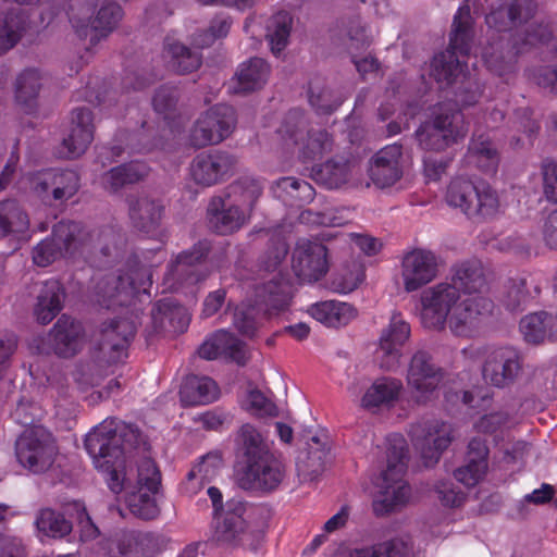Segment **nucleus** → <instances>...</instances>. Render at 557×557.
<instances>
[{"mask_svg": "<svg viewBox=\"0 0 557 557\" xmlns=\"http://www.w3.org/2000/svg\"><path fill=\"white\" fill-rule=\"evenodd\" d=\"M85 448L95 466L109 475L110 490L119 494L131 485L126 472L128 459L136 450L148 451L149 444L133 424L112 428V422H103L86 435Z\"/></svg>", "mask_w": 557, "mask_h": 557, "instance_id": "f257e3e1", "label": "nucleus"}, {"mask_svg": "<svg viewBox=\"0 0 557 557\" xmlns=\"http://www.w3.org/2000/svg\"><path fill=\"white\" fill-rule=\"evenodd\" d=\"M235 444L239 487L265 493L276 490L285 476V470L261 433L246 423L237 431Z\"/></svg>", "mask_w": 557, "mask_h": 557, "instance_id": "f03ea898", "label": "nucleus"}, {"mask_svg": "<svg viewBox=\"0 0 557 557\" xmlns=\"http://www.w3.org/2000/svg\"><path fill=\"white\" fill-rule=\"evenodd\" d=\"M406 440L394 434L387 438L386 468L381 473L380 492L372 503L375 516L383 517L399 510L410 496V486L403 480L409 462Z\"/></svg>", "mask_w": 557, "mask_h": 557, "instance_id": "7ed1b4c3", "label": "nucleus"}, {"mask_svg": "<svg viewBox=\"0 0 557 557\" xmlns=\"http://www.w3.org/2000/svg\"><path fill=\"white\" fill-rule=\"evenodd\" d=\"M468 134V124L456 102L441 101L430 108L428 119L414 136L421 149L441 152L457 144Z\"/></svg>", "mask_w": 557, "mask_h": 557, "instance_id": "20e7f679", "label": "nucleus"}, {"mask_svg": "<svg viewBox=\"0 0 557 557\" xmlns=\"http://www.w3.org/2000/svg\"><path fill=\"white\" fill-rule=\"evenodd\" d=\"M290 287L281 272L270 281L258 285L253 302L248 301L236 309L234 324L238 332L252 337L262 321L270 318L273 311L284 310L290 300Z\"/></svg>", "mask_w": 557, "mask_h": 557, "instance_id": "39448f33", "label": "nucleus"}, {"mask_svg": "<svg viewBox=\"0 0 557 557\" xmlns=\"http://www.w3.org/2000/svg\"><path fill=\"white\" fill-rule=\"evenodd\" d=\"M58 454L59 449L52 434L41 425L24 430L15 442L18 463L34 474L50 470Z\"/></svg>", "mask_w": 557, "mask_h": 557, "instance_id": "423d86ee", "label": "nucleus"}, {"mask_svg": "<svg viewBox=\"0 0 557 557\" xmlns=\"http://www.w3.org/2000/svg\"><path fill=\"white\" fill-rule=\"evenodd\" d=\"M446 200L470 218H487L496 213L499 201L496 191L485 182L456 177L447 187Z\"/></svg>", "mask_w": 557, "mask_h": 557, "instance_id": "0eeeda50", "label": "nucleus"}, {"mask_svg": "<svg viewBox=\"0 0 557 557\" xmlns=\"http://www.w3.org/2000/svg\"><path fill=\"white\" fill-rule=\"evenodd\" d=\"M85 331L79 321L62 314L47 336H35L29 349L36 355L55 354L69 359L77 355L84 345Z\"/></svg>", "mask_w": 557, "mask_h": 557, "instance_id": "6e6552de", "label": "nucleus"}, {"mask_svg": "<svg viewBox=\"0 0 557 557\" xmlns=\"http://www.w3.org/2000/svg\"><path fill=\"white\" fill-rule=\"evenodd\" d=\"M85 243V230L75 221H60L52 228L50 238L33 249V261L47 267L61 257L73 256Z\"/></svg>", "mask_w": 557, "mask_h": 557, "instance_id": "1a4fd4ad", "label": "nucleus"}, {"mask_svg": "<svg viewBox=\"0 0 557 557\" xmlns=\"http://www.w3.org/2000/svg\"><path fill=\"white\" fill-rule=\"evenodd\" d=\"M451 428L445 422L428 420L411 425L409 436L424 468H433L453 442Z\"/></svg>", "mask_w": 557, "mask_h": 557, "instance_id": "9d476101", "label": "nucleus"}, {"mask_svg": "<svg viewBox=\"0 0 557 557\" xmlns=\"http://www.w3.org/2000/svg\"><path fill=\"white\" fill-rule=\"evenodd\" d=\"M247 507L239 500L226 502V509L214 517L211 541L224 548H234L244 545L249 536V523L245 519Z\"/></svg>", "mask_w": 557, "mask_h": 557, "instance_id": "9b49d317", "label": "nucleus"}, {"mask_svg": "<svg viewBox=\"0 0 557 557\" xmlns=\"http://www.w3.org/2000/svg\"><path fill=\"white\" fill-rule=\"evenodd\" d=\"M190 318L187 309L173 298L156 301L150 310L149 321L145 325L148 341L160 335H176L186 331Z\"/></svg>", "mask_w": 557, "mask_h": 557, "instance_id": "f8f14e48", "label": "nucleus"}, {"mask_svg": "<svg viewBox=\"0 0 557 557\" xmlns=\"http://www.w3.org/2000/svg\"><path fill=\"white\" fill-rule=\"evenodd\" d=\"M460 293L451 283H441L422 293L421 321L428 329L442 330L448 314L458 306Z\"/></svg>", "mask_w": 557, "mask_h": 557, "instance_id": "ddd939ff", "label": "nucleus"}, {"mask_svg": "<svg viewBox=\"0 0 557 557\" xmlns=\"http://www.w3.org/2000/svg\"><path fill=\"white\" fill-rule=\"evenodd\" d=\"M472 38L450 37L447 49L433 58L431 75L437 83L450 86L459 77L465 76L466 64L460 61L459 57H466L471 53Z\"/></svg>", "mask_w": 557, "mask_h": 557, "instance_id": "4468645a", "label": "nucleus"}, {"mask_svg": "<svg viewBox=\"0 0 557 557\" xmlns=\"http://www.w3.org/2000/svg\"><path fill=\"white\" fill-rule=\"evenodd\" d=\"M248 219L245 210L231 199V195L213 196L206 209L207 226L216 235H231L242 228Z\"/></svg>", "mask_w": 557, "mask_h": 557, "instance_id": "2eb2a0df", "label": "nucleus"}, {"mask_svg": "<svg viewBox=\"0 0 557 557\" xmlns=\"http://www.w3.org/2000/svg\"><path fill=\"white\" fill-rule=\"evenodd\" d=\"M292 268L300 282H318L329 271L327 248L313 242L297 245L293 251Z\"/></svg>", "mask_w": 557, "mask_h": 557, "instance_id": "dca6fc26", "label": "nucleus"}, {"mask_svg": "<svg viewBox=\"0 0 557 557\" xmlns=\"http://www.w3.org/2000/svg\"><path fill=\"white\" fill-rule=\"evenodd\" d=\"M235 164L234 156L215 150L196 156L190 164V173L197 184L211 186L232 174Z\"/></svg>", "mask_w": 557, "mask_h": 557, "instance_id": "f3484780", "label": "nucleus"}, {"mask_svg": "<svg viewBox=\"0 0 557 557\" xmlns=\"http://www.w3.org/2000/svg\"><path fill=\"white\" fill-rule=\"evenodd\" d=\"M443 379L442 369L433 361L432 356L423 350L417 351L411 358L407 381L408 385L420 393L417 403H425V395L432 393Z\"/></svg>", "mask_w": 557, "mask_h": 557, "instance_id": "a211bd4d", "label": "nucleus"}, {"mask_svg": "<svg viewBox=\"0 0 557 557\" xmlns=\"http://www.w3.org/2000/svg\"><path fill=\"white\" fill-rule=\"evenodd\" d=\"M522 371V357L510 348L494 351L483 366V376L497 387L512 384Z\"/></svg>", "mask_w": 557, "mask_h": 557, "instance_id": "6ab92c4d", "label": "nucleus"}, {"mask_svg": "<svg viewBox=\"0 0 557 557\" xmlns=\"http://www.w3.org/2000/svg\"><path fill=\"white\" fill-rule=\"evenodd\" d=\"M124 244L123 235L107 227L97 233L96 237L85 232V243L81 249L90 256L96 267L107 268L120 257Z\"/></svg>", "mask_w": 557, "mask_h": 557, "instance_id": "aec40b11", "label": "nucleus"}, {"mask_svg": "<svg viewBox=\"0 0 557 557\" xmlns=\"http://www.w3.org/2000/svg\"><path fill=\"white\" fill-rule=\"evenodd\" d=\"M400 145H389L379 150L370 160L369 175L380 188L394 185L403 176Z\"/></svg>", "mask_w": 557, "mask_h": 557, "instance_id": "412c9836", "label": "nucleus"}, {"mask_svg": "<svg viewBox=\"0 0 557 557\" xmlns=\"http://www.w3.org/2000/svg\"><path fill=\"white\" fill-rule=\"evenodd\" d=\"M436 275L435 257L420 249L408 252L403 260L405 289L413 292L431 282Z\"/></svg>", "mask_w": 557, "mask_h": 557, "instance_id": "4be33fe9", "label": "nucleus"}, {"mask_svg": "<svg viewBox=\"0 0 557 557\" xmlns=\"http://www.w3.org/2000/svg\"><path fill=\"white\" fill-rule=\"evenodd\" d=\"M127 202L132 225L137 231L151 234L159 228L164 212V207L159 200L141 195L129 197Z\"/></svg>", "mask_w": 557, "mask_h": 557, "instance_id": "5701e85b", "label": "nucleus"}, {"mask_svg": "<svg viewBox=\"0 0 557 557\" xmlns=\"http://www.w3.org/2000/svg\"><path fill=\"white\" fill-rule=\"evenodd\" d=\"M410 335V326L399 315H394L389 325L383 330L380 337V350L383 352L381 368L393 370L399 363L400 347Z\"/></svg>", "mask_w": 557, "mask_h": 557, "instance_id": "b1692460", "label": "nucleus"}, {"mask_svg": "<svg viewBox=\"0 0 557 557\" xmlns=\"http://www.w3.org/2000/svg\"><path fill=\"white\" fill-rule=\"evenodd\" d=\"M94 139L92 112L87 108L73 111L72 128L63 146L67 148V157L75 158L85 152Z\"/></svg>", "mask_w": 557, "mask_h": 557, "instance_id": "393cba45", "label": "nucleus"}, {"mask_svg": "<svg viewBox=\"0 0 557 557\" xmlns=\"http://www.w3.org/2000/svg\"><path fill=\"white\" fill-rule=\"evenodd\" d=\"M212 250L209 240L202 239L196 243L189 249L180 252L171 264V273L176 280H186L197 283L203 278L194 268L202 264Z\"/></svg>", "mask_w": 557, "mask_h": 557, "instance_id": "a878e982", "label": "nucleus"}, {"mask_svg": "<svg viewBox=\"0 0 557 557\" xmlns=\"http://www.w3.org/2000/svg\"><path fill=\"white\" fill-rule=\"evenodd\" d=\"M488 448L481 438H473L468 445L467 463L454 471V476L468 487L476 485L487 470Z\"/></svg>", "mask_w": 557, "mask_h": 557, "instance_id": "bb28decb", "label": "nucleus"}, {"mask_svg": "<svg viewBox=\"0 0 557 557\" xmlns=\"http://www.w3.org/2000/svg\"><path fill=\"white\" fill-rule=\"evenodd\" d=\"M451 284L465 294H482L488 289L483 264L478 259L466 260L454 268Z\"/></svg>", "mask_w": 557, "mask_h": 557, "instance_id": "cd10ccee", "label": "nucleus"}, {"mask_svg": "<svg viewBox=\"0 0 557 557\" xmlns=\"http://www.w3.org/2000/svg\"><path fill=\"white\" fill-rule=\"evenodd\" d=\"M65 296V288L58 280L46 281L34 309L37 321L44 325L50 323L62 310Z\"/></svg>", "mask_w": 557, "mask_h": 557, "instance_id": "c85d7f7f", "label": "nucleus"}, {"mask_svg": "<svg viewBox=\"0 0 557 557\" xmlns=\"http://www.w3.org/2000/svg\"><path fill=\"white\" fill-rule=\"evenodd\" d=\"M350 176V162L344 157H334L312 166L310 177L326 189H338Z\"/></svg>", "mask_w": 557, "mask_h": 557, "instance_id": "c756f323", "label": "nucleus"}, {"mask_svg": "<svg viewBox=\"0 0 557 557\" xmlns=\"http://www.w3.org/2000/svg\"><path fill=\"white\" fill-rule=\"evenodd\" d=\"M270 74L268 62L258 57L244 62L235 73L234 94H249L259 90L267 83Z\"/></svg>", "mask_w": 557, "mask_h": 557, "instance_id": "7c9ffc66", "label": "nucleus"}, {"mask_svg": "<svg viewBox=\"0 0 557 557\" xmlns=\"http://www.w3.org/2000/svg\"><path fill=\"white\" fill-rule=\"evenodd\" d=\"M307 445L306 451L298 456L296 467L299 478L312 481L324 471L330 448L319 436H312Z\"/></svg>", "mask_w": 557, "mask_h": 557, "instance_id": "2f4dec72", "label": "nucleus"}, {"mask_svg": "<svg viewBox=\"0 0 557 557\" xmlns=\"http://www.w3.org/2000/svg\"><path fill=\"white\" fill-rule=\"evenodd\" d=\"M15 101L26 114L38 109V96L41 89V76L35 69L24 70L15 79Z\"/></svg>", "mask_w": 557, "mask_h": 557, "instance_id": "473e14b6", "label": "nucleus"}, {"mask_svg": "<svg viewBox=\"0 0 557 557\" xmlns=\"http://www.w3.org/2000/svg\"><path fill=\"white\" fill-rule=\"evenodd\" d=\"M493 302L484 297H468L454 308L448 319L450 330L460 335L467 324L472 323L479 315L491 313Z\"/></svg>", "mask_w": 557, "mask_h": 557, "instance_id": "72a5a7b5", "label": "nucleus"}, {"mask_svg": "<svg viewBox=\"0 0 557 557\" xmlns=\"http://www.w3.org/2000/svg\"><path fill=\"white\" fill-rule=\"evenodd\" d=\"M180 395L185 405H205L219 397V387L208 376L188 375L181 386Z\"/></svg>", "mask_w": 557, "mask_h": 557, "instance_id": "f704fd0d", "label": "nucleus"}, {"mask_svg": "<svg viewBox=\"0 0 557 557\" xmlns=\"http://www.w3.org/2000/svg\"><path fill=\"white\" fill-rule=\"evenodd\" d=\"M165 50L170 57V66L177 74L185 75L193 73L197 71L202 63L199 47H189L173 37L171 41L166 42Z\"/></svg>", "mask_w": 557, "mask_h": 557, "instance_id": "c9c22d12", "label": "nucleus"}, {"mask_svg": "<svg viewBox=\"0 0 557 557\" xmlns=\"http://www.w3.org/2000/svg\"><path fill=\"white\" fill-rule=\"evenodd\" d=\"M96 294L110 306H127L133 299V287L126 285L123 274H107L96 284Z\"/></svg>", "mask_w": 557, "mask_h": 557, "instance_id": "e433bc0d", "label": "nucleus"}, {"mask_svg": "<svg viewBox=\"0 0 557 557\" xmlns=\"http://www.w3.org/2000/svg\"><path fill=\"white\" fill-rule=\"evenodd\" d=\"M148 174V168L140 162L123 163L112 168L102 177L104 188L111 193L143 181Z\"/></svg>", "mask_w": 557, "mask_h": 557, "instance_id": "4c0bfd02", "label": "nucleus"}, {"mask_svg": "<svg viewBox=\"0 0 557 557\" xmlns=\"http://www.w3.org/2000/svg\"><path fill=\"white\" fill-rule=\"evenodd\" d=\"M309 312L317 321L333 327L347 324L356 315L351 305L334 300L315 304Z\"/></svg>", "mask_w": 557, "mask_h": 557, "instance_id": "58836bf2", "label": "nucleus"}, {"mask_svg": "<svg viewBox=\"0 0 557 557\" xmlns=\"http://www.w3.org/2000/svg\"><path fill=\"white\" fill-rule=\"evenodd\" d=\"M504 294V305L510 311L523 310L525 306L540 293L537 286H532L528 278L517 275L508 278Z\"/></svg>", "mask_w": 557, "mask_h": 557, "instance_id": "ea45409f", "label": "nucleus"}, {"mask_svg": "<svg viewBox=\"0 0 557 557\" xmlns=\"http://www.w3.org/2000/svg\"><path fill=\"white\" fill-rule=\"evenodd\" d=\"M28 226V215L16 200L0 201V237L11 233H23Z\"/></svg>", "mask_w": 557, "mask_h": 557, "instance_id": "a19ab883", "label": "nucleus"}, {"mask_svg": "<svg viewBox=\"0 0 557 557\" xmlns=\"http://www.w3.org/2000/svg\"><path fill=\"white\" fill-rule=\"evenodd\" d=\"M39 533L51 539H63L72 532L73 524L63 513L52 508H41L35 520Z\"/></svg>", "mask_w": 557, "mask_h": 557, "instance_id": "79ce46f5", "label": "nucleus"}, {"mask_svg": "<svg viewBox=\"0 0 557 557\" xmlns=\"http://www.w3.org/2000/svg\"><path fill=\"white\" fill-rule=\"evenodd\" d=\"M412 549L410 539L394 537L371 548L343 553V557H406Z\"/></svg>", "mask_w": 557, "mask_h": 557, "instance_id": "37998d69", "label": "nucleus"}, {"mask_svg": "<svg viewBox=\"0 0 557 557\" xmlns=\"http://www.w3.org/2000/svg\"><path fill=\"white\" fill-rule=\"evenodd\" d=\"M136 334L135 323L127 318L112 319L101 323L99 339L128 348Z\"/></svg>", "mask_w": 557, "mask_h": 557, "instance_id": "c03bdc74", "label": "nucleus"}, {"mask_svg": "<svg viewBox=\"0 0 557 557\" xmlns=\"http://www.w3.org/2000/svg\"><path fill=\"white\" fill-rule=\"evenodd\" d=\"M308 97L317 113L322 115H331L345 101L343 92L327 87L312 86L311 84L308 88Z\"/></svg>", "mask_w": 557, "mask_h": 557, "instance_id": "a18cd8bd", "label": "nucleus"}, {"mask_svg": "<svg viewBox=\"0 0 557 557\" xmlns=\"http://www.w3.org/2000/svg\"><path fill=\"white\" fill-rule=\"evenodd\" d=\"M547 321L546 311L531 313L522 318L520 321V331L524 339L531 344H541L546 338L550 339L553 329Z\"/></svg>", "mask_w": 557, "mask_h": 557, "instance_id": "49530a36", "label": "nucleus"}, {"mask_svg": "<svg viewBox=\"0 0 557 557\" xmlns=\"http://www.w3.org/2000/svg\"><path fill=\"white\" fill-rule=\"evenodd\" d=\"M201 117L208 125L221 135V141L226 138L236 124L235 109L226 103H219L207 110Z\"/></svg>", "mask_w": 557, "mask_h": 557, "instance_id": "de8ad7c7", "label": "nucleus"}, {"mask_svg": "<svg viewBox=\"0 0 557 557\" xmlns=\"http://www.w3.org/2000/svg\"><path fill=\"white\" fill-rule=\"evenodd\" d=\"M401 384L395 379L377 380L364 394L362 403L364 407H377L384 403L397 399Z\"/></svg>", "mask_w": 557, "mask_h": 557, "instance_id": "09e8293b", "label": "nucleus"}, {"mask_svg": "<svg viewBox=\"0 0 557 557\" xmlns=\"http://www.w3.org/2000/svg\"><path fill=\"white\" fill-rule=\"evenodd\" d=\"M122 9L116 3H109L103 5L97 13L96 17L88 22L87 25H78L72 20V23L79 29L87 32L88 29L95 32H113L117 23L122 18Z\"/></svg>", "mask_w": 557, "mask_h": 557, "instance_id": "8fccbe9b", "label": "nucleus"}, {"mask_svg": "<svg viewBox=\"0 0 557 557\" xmlns=\"http://www.w3.org/2000/svg\"><path fill=\"white\" fill-rule=\"evenodd\" d=\"M126 285L133 287V297L144 292L146 293L151 285V269L139 262L137 257H131L127 260V272L123 274Z\"/></svg>", "mask_w": 557, "mask_h": 557, "instance_id": "3c124183", "label": "nucleus"}, {"mask_svg": "<svg viewBox=\"0 0 557 557\" xmlns=\"http://www.w3.org/2000/svg\"><path fill=\"white\" fill-rule=\"evenodd\" d=\"M127 505L129 511L137 518L143 520H152L158 517L160 509L156 499L147 492L137 490L128 494Z\"/></svg>", "mask_w": 557, "mask_h": 557, "instance_id": "603ef678", "label": "nucleus"}, {"mask_svg": "<svg viewBox=\"0 0 557 557\" xmlns=\"http://www.w3.org/2000/svg\"><path fill=\"white\" fill-rule=\"evenodd\" d=\"M288 253V245L280 236L270 238L268 248L259 259V265L267 272H274L285 260Z\"/></svg>", "mask_w": 557, "mask_h": 557, "instance_id": "864d4df0", "label": "nucleus"}, {"mask_svg": "<svg viewBox=\"0 0 557 557\" xmlns=\"http://www.w3.org/2000/svg\"><path fill=\"white\" fill-rule=\"evenodd\" d=\"M54 181L53 200L73 197L79 189V176L73 170L52 173Z\"/></svg>", "mask_w": 557, "mask_h": 557, "instance_id": "5fc2aeb1", "label": "nucleus"}, {"mask_svg": "<svg viewBox=\"0 0 557 557\" xmlns=\"http://www.w3.org/2000/svg\"><path fill=\"white\" fill-rule=\"evenodd\" d=\"M137 485L138 490L146 488L147 492L152 494L158 493L161 485V473L150 458H145L137 469Z\"/></svg>", "mask_w": 557, "mask_h": 557, "instance_id": "6e6d98bb", "label": "nucleus"}, {"mask_svg": "<svg viewBox=\"0 0 557 557\" xmlns=\"http://www.w3.org/2000/svg\"><path fill=\"white\" fill-rule=\"evenodd\" d=\"M332 147L333 139L326 129H310L302 153L306 159H314L317 156L330 152Z\"/></svg>", "mask_w": 557, "mask_h": 557, "instance_id": "4d7b16f0", "label": "nucleus"}, {"mask_svg": "<svg viewBox=\"0 0 557 557\" xmlns=\"http://www.w3.org/2000/svg\"><path fill=\"white\" fill-rule=\"evenodd\" d=\"M209 123L200 116L193 126L189 140L195 148L221 143V135L210 127Z\"/></svg>", "mask_w": 557, "mask_h": 557, "instance_id": "13d9d810", "label": "nucleus"}, {"mask_svg": "<svg viewBox=\"0 0 557 557\" xmlns=\"http://www.w3.org/2000/svg\"><path fill=\"white\" fill-rule=\"evenodd\" d=\"M178 99L180 92L176 87L162 85L156 90L152 104L157 112L169 114L175 111Z\"/></svg>", "mask_w": 557, "mask_h": 557, "instance_id": "bf43d9fd", "label": "nucleus"}, {"mask_svg": "<svg viewBox=\"0 0 557 557\" xmlns=\"http://www.w3.org/2000/svg\"><path fill=\"white\" fill-rule=\"evenodd\" d=\"M506 4L516 29L528 23L534 16L537 9L534 0H508Z\"/></svg>", "mask_w": 557, "mask_h": 557, "instance_id": "052dcab7", "label": "nucleus"}, {"mask_svg": "<svg viewBox=\"0 0 557 557\" xmlns=\"http://www.w3.org/2000/svg\"><path fill=\"white\" fill-rule=\"evenodd\" d=\"M227 344H225L224 357L235 362L238 367H245L250 360L247 344L227 331Z\"/></svg>", "mask_w": 557, "mask_h": 557, "instance_id": "680f3d73", "label": "nucleus"}, {"mask_svg": "<svg viewBox=\"0 0 557 557\" xmlns=\"http://www.w3.org/2000/svg\"><path fill=\"white\" fill-rule=\"evenodd\" d=\"M362 267L358 263H352V270L348 273L341 274L333 278L331 287L337 293H350L355 290L363 280Z\"/></svg>", "mask_w": 557, "mask_h": 557, "instance_id": "e2e57ef3", "label": "nucleus"}, {"mask_svg": "<svg viewBox=\"0 0 557 557\" xmlns=\"http://www.w3.org/2000/svg\"><path fill=\"white\" fill-rule=\"evenodd\" d=\"M512 21L513 20L510 16L506 3L491 11L485 17L488 29L496 33H509L516 30Z\"/></svg>", "mask_w": 557, "mask_h": 557, "instance_id": "0e129e2a", "label": "nucleus"}, {"mask_svg": "<svg viewBox=\"0 0 557 557\" xmlns=\"http://www.w3.org/2000/svg\"><path fill=\"white\" fill-rule=\"evenodd\" d=\"M96 359L99 362H103L106 364H115L122 360L123 357H126L127 348L123 346H119V344L106 342L102 339H97L96 342Z\"/></svg>", "mask_w": 557, "mask_h": 557, "instance_id": "69168bd1", "label": "nucleus"}, {"mask_svg": "<svg viewBox=\"0 0 557 557\" xmlns=\"http://www.w3.org/2000/svg\"><path fill=\"white\" fill-rule=\"evenodd\" d=\"M227 331L220 330L206 341L198 349L201 358L207 360L216 359L224 355L225 344H227Z\"/></svg>", "mask_w": 557, "mask_h": 557, "instance_id": "338daca9", "label": "nucleus"}, {"mask_svg": "<svg viewBox=\"0 0 557 557\" xmlns=\"http://www.w3.org/2000/svg\"><path fill=\"white\" fill-rule=\"evenodd\" d=\"M475 33V22L468 4H462L456 11L453 24L451 35H469Z\"/></svg>", "mask_w": 557, "mask_h": 557, "instance_id": "774afa93", "label": "nucleus"}]
</instances>
